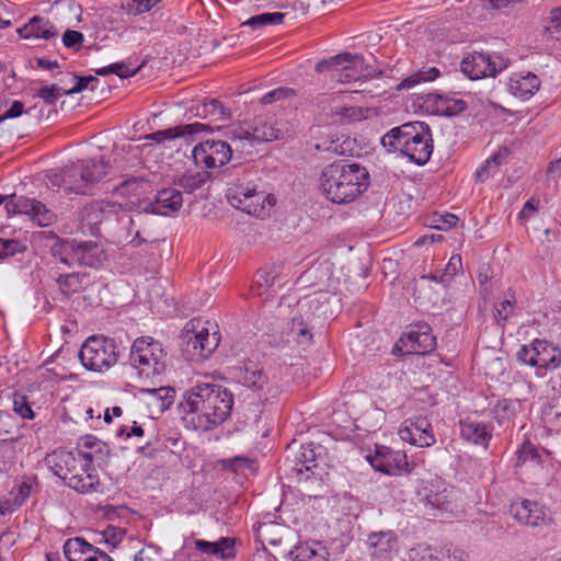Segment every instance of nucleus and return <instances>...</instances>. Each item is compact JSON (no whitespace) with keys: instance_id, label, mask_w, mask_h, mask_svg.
Segmentation results:
<instances>
[{"instance_id":"3c124183","label":"nucleus","mask_w":561,"mask_h":561,"mask_svg":"<svg viewBox=\"0 0 561 561\" xmlns=\"http://www.w3.org/2000/svg\"><path fill=\"white\" fill-rule=\"evenodd\" d=\"M515 304L516 300L514 296H512V298H506L495 306L494 317L496 318L499 324L504 327L508 318L514 314Z\"/></svg>"},{"instance_id":"6ab92c4d","label":"nucleus","mask_w":561,"mask_h":561,"mask_svg":"<svg viewBox=\"0 0 561 561\" xmlns=\"http://www.w3.org/2000/svg\"><path fill=\"white\" fill-rule=\"evenodd\" d=\"M182 204L181 192L173 187H165L157 192L153 201L141 203L138 213L169 216L178 211Z\"/></svg>"},{"instance_id":"69168bd1","label":"nucleus","mask_w":561,"mask_h":561,"mask_svg":"<svg viewBox=\"0 0 561 561\" xmlns=\"http://www.w3.org/2000/svg\"><path fill=\"white\" fill-rule=\"evenodd\" d=\"M75 79H76L75 87L71 88V89L65 90L64 91L65 95H70V94L79 93V92L83 91L84 89H87L90 82L96 81V78L93 77V76H87V77H78V76H76Z\"/></svg>"},{"instance_id":"6e6d98bb","label":"nucleus","mask_w":561,"mask_h":561,"mask_svg":"<svg viewBox=\"0 0 561 561\" xmlns=\"http://www.w3.org/2000/svg\"><path fill=\"white\" fill-rule=\"evenodd\" d=\"M137 72V69L130 70L125 66L124 62H115L107 67H103L101 69L95 70V73L99 76H106L108 73H115L119 78H129L133 77Z\"/></svg>"},{"instance_id":"f704fd0d","label":"nucleus","mask_w":561,"mask_h":561,"mask_svg":"<svg viewBox=\"0 0 561 561\" xmlns=\"http://www.w3.org/2000/svg\"><path fill=\"white\" fill-rule=\"evenodd\" d=\"M351 60H345L341 72L337 73L336 81L341 83H350L360 80L367 75L364 72V57L360 55H353Z\"/></svg>"},{"instance_id":"b1692460","label":"nucleus","mask_w":561,"mask_h":561,"mask_svg":"<svg viewBox=\"0 0 561 561\" xmlns=\"http://www.w3.org/2000/svg\"><path fill=\"white\" fill-rule=\"evenodd\" d=\"M213 127L209 124L192 123L158 130L146 135L145 138L161 144L167 140H174L176 138H193L197 134L209 133Z\"/></svg>"},{"instance_id":"f3484780","label":"nucleus","mask_w":561,"mask_h":561,"mask_svg":"<svg viewBox=\"0 0 561 561\" xmlns=\"http://www.w3.org/2000/svg\"><path fill=\"white\" fill-rule=\"evenodd\" d=\"M284 470L287 474L296 477L298 481H306L311 476H318V463L313 444L301 445L299 451L286 457Z\"/></svg>"},{"instance_id":"423d86ee","label":"nucleus","mask_w":561,"mask_h":561,"mask_svg":"<svg viewBox=\"0 0 561 561\" xmlns=\"http://www.w3.org/2000/svg\"><path fill=\"white\" fill-rule=\"evenodd\" d=\"M110 169V161L102 156L99 159L79 160L59 171H50L48 179L53 186L62 187L68 193L89 194L92 185L107 175Z\"/></svg>"},{"instance_id":"338daca9","label":"nucleus","mask_w":561,"mask_h":561,"mask_svg":"<svg viewBox=\"0 0 561 561\" xmlns=\"http://www.w3.org/2000/svg\"><path fill=\"white\" fill-rule=\"evenodd\" d=\"M457 222L458 217L454 214L439 215V218L436 220V228L439 230H446L455 227Z\"/></svg>"},{"instance_id":"9b49d317","label":"nucleus","mask_w":561,"mask_h":561,"mask_svg":"<svg viewBox=\"0 0 561 561\" xmlns=\"http://www.w3.org/2000/svg\"><path fill=\"white\" fill-rule=\"evenodd\" d=\"M182 352L190 360L205 359L218 347L220 337L218 332L211 334L201 320L187 322L183 329Z\"/></svg>"},{"instance_id":"f257e3e1","label":"nucleus","mask_w":561,"mask_h":561,"mask_svg":"<svg viewBox=\"0 0 561 561\" xmlns=\"http://www.w3.org/2000/svg\"><path fill=\"white\" fill-rule=\"evenodd\" d=\"M232 407V393L214 382H197L184 393L183 400L179 403L183 413L197 415L194 427L201 431H208L224 423L229 417Z\"/></svg>"},{"instance_id":"603ef678","label":"nucleus","mask_w":561,"mask_h":561,"mask_svg":"<svg viewBox=\"0 0 561 561\" xmlns=\"http://www.w3.org/2000/svg\"><path fill=\"white\" fill-rule=\"evenodd\" d=\"M13 411L23 419H34V411L26 398V396L14 393L13 396Z\"/></svg>"},{"instance_id":"f03ea898","label":"nucleus","mask_w":561,"mask_h":561,"mask_svg":"<svg viewBox=\"0 0 561 561\" xmlns=\"http://www.w3.org/2000/svg\"><path fill=\"white\" fill-rule=\"evenodd\" d=\"M252 171L241 163L225 169L221 172V180L228 186L226 197L232 207L265 218L270 215L275 198L263 191H257L252 183Z\"/></svg>"},{"instance_id":"ea45409f","label":"nucleus","mask_w":561,"mask_h":561,"mask_svg":"<svg viewBox=\"0 0 561 561\" xmlns=\"http://www.w3.org/2000/svg\"><path fill=\"white\" fill-rule=\"evenodd\" d=\"M440 76V70L436 67H423L408 78L403 79L398 85L397 90L411 89L421 82H430Z\"/></svg>"},{"instance_id":"0e129e2a","label":"nucleus","mask_w":561,"mask_h":561,"mask_svg":"<svg viewBox=\"0 0 561 561\" xmlns=\"http://www.w3.org/2000/svg\"><path fill=\"white\" fill-rule=\"evenodd\" d=\"M545 31L551 36L561 31V8L551 11L549 22L545 26Z\"/></svg>"},{"instance_id":"49530a36","label":"nucleus","mask_w":561,"mask_h":561,"mask_svg":"<svg viewBox=\"0 0 561 561\" xmlns=\"http://www.w3.org/2000/svg\"><path fill=\"white\" fill-rule=\"evenodd\" d=\"M78 456L80 457V467H83L84 471H83V469H77V471H75L76 473L73 476H76L77 479H81L82 480L81 483L87 485V484H89V482H85V481H88L85 477L99 478L98 474L94 473L95 470L92 466L95 455L93 453H85L83 450H78Z\"/></svg>"},{"instance_id":"864d4df0","label":"nucleus","mask_w":561,"mask_h":561,"mask_svg":"<svg viewBox=\"0 0 561 561\" xmlns=\"http://www.w3.org/2000/svg\"><path fill=\"white\" fill-rule=\"evenodd\" d=\"M66 89L60 88L57 84L45 85L38 89L36 96L42 99L45 104L53 105L56 103L58 98L64 94Z\"/></svg>"},{"instance_id":"7ed1b4c3","label":"nucleus","mask_w":561,"mask_h":561,"mask_svg":"<svg viewBox=\"0 0 561 561\" xmlns=\"http://www.w3.org/2000/svg\"><path fill=\"white\" fill-rule=\"evenodd\" d=\"M368 186L369 173L358 163L333 162L321 174L323 194L335 204L355 201Z\"/></svg>"},{"instance_id":"e433bc0d","label":"nucleus","mask_w":561,"mask_h":561,"mask_svg":"<svg viewBox=\"0 0 561 561\" xmlns=\"http://www.w3.org/2000/svg\"><path fill=\"white\" fill-rule=\"evenodd\" d=\"M77 240L64 239L57 241L51 247V254L54 257L58 259L62 264L67 266L76 265L77 259Z\"/></svg>"},{"instance_id":"2eb2a0df","label":"nucleus","mask_w":561,"mask_h":561,"mask_svg":"<svg viewBox=\"0 0 561 561\" xmlns=\"http://www.w3.org/2000/svg\"><path fill=\"white\" fill-rule=\"evenodd\" d=\"M236 151L231 145L222 140H206L194 147L192 156L197 165H205L208 169L225 165L232 158Z\"/></svg>"},{"instance_id":"4468645a","label":"nucleus","mask_w":561,"mask_h":561,"mask_svg":"<svg viewBox=\"0 0 561 561\" xmlns=\"http://www.w3.org/2000/svg\"><path fill=\"white\" fill-rule=\"evenodd\" d=\"M508 60L501 55H489L484 53H472L461 61V71L471 80L485 77H495L500 71L506 69Z\"/></svg>"},{"instance_id":"393cba45","label":"nucleus","mask_w":561,"mask_h":561,"mask_svg":"<svg viewBox=\"0 0 561 561\" xmlns=\"http://www.w3.org/2000/svg\"><path fill=\"white\" fill-rule=\"evenodd\" d=\"M106 253L101 244L94 241L77 242L76 265L100 268L106 261Z\"/></svg>"},{"instance_id":"5701e85b","label":"nucleus","mask_w":561,"mask_h":561,"mask_svg":"<svg viewBox=\"0 0 561 561\" xmlns=\"http://www.w3.org/2000/svg\"><path fill=\"white\" fill-rule=\"evenodd\" d=\"M366 546L373 558L387 560L398 551V538L391 530L374 531L367 536Z\"/></svg>"},{"instance_id":"79ce46f5","label":"nucleus","mask_w":561,"mask_h":561,"mask_svg":"<svg viewBox=\"0 0 561 561\" xmlns=\"http://www.w3.org/2000/svg\"><path fill=\"white\" fill-rule=\"evenodd\" d=\"M520 408L517 400L502 399L493 408V414L499 424H504L514 417Z\"/></svg>"},{"instance_id":"c9c22d12","label":"nucleus","mask_w":561,"mask_h":561,"mask_svg":"<svg viewBox=\"0 0 561 561\" xmlns=\"http://www.w3.org/2000/svg\"><path fill=\"white\" fill-rule=\"evenodd\" d=\"M550 456V451L545 448H538L530 442H525L517 450L516 466H524L527 462L534 466L543 463L545 458Z\"/></svg>"},{"instance_id":"bb28decb","label":"nucleus","mask_w":561,"mask_h":561,"mask_svg":"<svg viewBox=\"0 0 561 561\" xmlns=\"http://www.w3.org/2000/svg\"><path fill=\"white\" fill-rule=\"evenodd\" d=\"M507 85L514 96L528 100L539 90L540 80L531 72H520L511 76Z\"/></svg>"},{"instance_id":"dca6fc26","label":"nucleus","mask_w":561,"mask_h":561,"mask_svg":"<svg viewBox=\"0 0 561 561\" xmlns=\"http://www.w3.org/2000/svg\"><path fill=\"white\" fill-rule=\"evenodd\" d=\"M508 513L517 524L526 527L547 526L551 522L547 507L537 501L528 499L513 502L510 505Z\"/></svg>"},{"instance_id":"412c9836","label":"nucleus","mask_w":561,"mask_h":561,"mask_svg":"<svg viewBox=\"0 0 561 561\" xmlns=\"http://www.w3.org/2000/svg\"><path fill=\"white\" fill-rule=\"evenodd\" d=\"M421 100V107L432 115L455 116L467 108L463 100L451 98L448 94L427 93L422 95Z\"/></svg>"},{"instance_id":"5fc2aeb1","label":"nucleus","mask_w":561,"mask_h":561,"mask_svg":"<svg viewBox=\"0 0 561 561\" xmlns=\"http://www.w3.org/2000/svg\"><path fill=\"white\" fill-rule=\"evenodd\" d=\"M461 256L453 255L446 267L442 271L439 282L446 285L449 284L459 270H461Z\"/></svg>"},{"instance_id":"ddd939ff","label":"nucleus","mask_w":561,"mask_h":561,"mask_svg":"<svg viewBox=\"0 0 561 561\" xmlns=\"http://www.w3.org/2000/svg\"><path fill=\"white\" fill-rule=\"evenodd\" d=\"M517 359L526 365L540 369H557L561 365V350L546 340H535L522 345L516 354Z\"/></svg>"},{"instance_id":"680f3d73","label":"nucleus","mask_w":561,"mask_h":561,"mask_svg":"<svg viewBox=\"0 0 561 561\" xmlns=\"http://www.w3.org/2000/svg\"><path fill=\"white\" fill-rule=\"evenodd\" d=\"M128 10L134 14H141L150 11L160 0H130Z\"/></svg>"},{"instance_id":"aec40b11","label":"nucleus","mask_w":561,"mask_h":561,"mask_svg":"<svg viewBox=\"0 0 561 561\" xmlns=\"http://www.w3.org/2000/svg\"><path fill=\"white\" fill-rule=\"evenodd\" d=\"M241 381L247 388L256 393L260 401L276 398L280 392L279 387L268 379L265 371L254 365L244 367Z\"/></svg>"},{"instance_id":"a18cd8bd","label":"nucleus","mask_w":561,"mask_h":561,"mask_svg":"<svg viewBox=\"0 0 561 561\" xmlns=\"http://www.w3.org/2000/svg\"><path fill=\"white\" fill-rule=\"evenodd\" d=\"M289 335L300 345L308 346L312 343V333L307 323L301 319L294 318L289 330Z\"/></svg>"},{"instance_id":"052dcab7","label":"nucleus","mask_w":561,"mask_h":561,"mask_svg":"<svg viewBox=\"0 0 561 561\" xmlns=\"http://www.w3.org/2000/svg\"><path fill=\"white\" fill-rule=\"evenodd\" d=\"M4 257L13 256L18 253L26 251V245L16 239H2Z\"/></svg>"},{"instance_id":"4d7b16f0","label":"nucleus","mask_w":561,"mask_h":561,"mask_svg":"<svg viewBox=\"0 0 561 561\" xmlns=\"http://www.w3.org/2000/svg\"><path fill=\"white\" fill-rule=\"evenodd\" d=\"M295 94V91L289 88H277L273 91L265 93L262 99V104H272L276 101L288 99Z\"/></svg>"},{"instance_id":"a19ab883","label":"nucleus","mask_w":561,"mask_h":561,"mask_svg":"<svg viewBox=\"0 0 561 561\" xmlns=\"http://www.w3.org/2000/svg\"><path fill=\"white\" fill-rule=\"evenodd\" d=\"M351 53H342L336 56L330 57L329 59H322L316 65V71L319 73L328 72L331 75L332 79L336 81L337 73L341 72V68L345 60H351Z\"/></svg>"},{"instance_id":"13d9d810","label":"nucleus","mask_w":561,"mask_h":561,"mask_svg":"<svg viewBox=\"0 0 561 561\" xmlns=\"http://www.w3.org/2000/svg\"><path fill=\"white\" fill-rule=\"evenodd\" d=\"M84 41V36L79 31L67 30L62 36V43L67 48L79 49Z\"/></svg>"},{"instance_id":"58836bf2","label":"nucleus","mask_w":561,"mask_h":561,"mask_svg":"<svg viewBox=\"0 0 561 561\" xmlns=\"http://www.w3.org/2000/svg\"><path fill=\"white\" fill-rule=\"evenodd\" d=\"M142 392L151 397L150 404L154 405L161 412L168 410L175 398V390L172 387L144 389Z\"/></svg>"},{"instance_id":"a878e982","label":"nucleus","mask_w":561,"mask_h":561,"mask_svg":"<svg viewBox=\"0 0 561 561\" xmlns=\"http://www.w3.org/2000/svg\"><path fill=\"white\" fill-rule=\"evenodd\" d=\"M419 495H423L424 504L433 511V515H436V512L451 510L453 491L444 485L431 483V488L425 486L423 492H419Z\"/></svg>"},{"instance_id":"c85d7f7f","label":"nucleus","mask_w":561,"mask_h":561,"mask_svg":"<svg viewBox=\"0 0 561 561\" xmlns=\"http://www.w3.org/2000/svg\"><path fill=\"white\" fill-rule=\"evenodd\" d=\"M21 438L19 426L13 416L7 412L0 411V450L14 455V443Z\"/></svg>"},{"instance_id":"774afa93","label":"nucleus","mask_w":561,"mask_h":561,"mask_svg":"<svg viewBox=\"0 0 561 561\" xmlns=\"http://www.w3.org/2000/svg\"><path fill=\"white\" fill-rule=\"evenodd\" d=\"M139 184H140V181L137 178H131V179L124 181L118 187H116V191L122 196H125V195L136 192Z\"/></svg>"},{"instance_id":"bf43d9fd","label":"nucleus","mask_w":561,"mask_h":561,"mask_svg":"<svg viewBox=\"0 0 561 561\" xmlns=\"http://www.w3.org/2000/svg\"><path fill=\"white\" fill-rule=\"evenodd\" d=\"M31 490L32 481L31 479H27L13 488L11 491V496H14L18 500V504H23L30 496Z\"/></svg>"},{"instance_id":"4be33fe9","label":"nucleus","mask_w":561,"mask_h":561,"mask_svg":"<svg viewBox=\"0 0 561 561\" xmlns=\"http://www.w3.org/2000/svg\"><path fill=\"white\" fill-rule=\"evenodd\" d=\"M435 340L431 328L425 323L416 324L401 336L407 354H427L434 350Z\"/></svg>"},{"instance_id":"f8f14e48","label":"nucleus","mask_w":561,"mask_h":561,"mask_svg":"<svg viewBox=\"0 0 561 561\" xmlns=\"http://www.w3.org/2000/svg\"><path fill=\"white\" fill-rule=\"evenodd\" d=\"M2 203H4V208L9 215H27L39 227L51 226L57 220L55 211L34 198L15 194L7 196L0 194V205Z\"/></svg>"},{"instance_id":"72a5a7b5","label":"nucleus","mask_w":561,"mask_h":561,"mask_svg":"<svg viewBox=\"0 0 561 561\" xmlns=\"http://www.w3.org/2000/svg\"><path fill=\"white\" fill-rule=\"evenodd\" d=\"M95 547L82 537H73L66 540L64 545V554L68 561H84L90 553H93Z\"/></svg>"},{"instance_id":"c756f323","label":"nucleus","mask_w":561,"mask_h":561,"mask_svg":"<svg viewBox=\"0 0 561 561\" xmlns=\"http://www.w3.org/2000/svg\"><path fill=\"white\" fill-rule=\"evenodd\" d=\"M459 425L460 435L463 439L484 447L488 446L492 435L484 423L467 417L461 420Z\"/></svg>"},{"instance_id":"a211bd4d","label":"nucleus","mask_w":561,"mask_h":561,"mask_svg":"<svg viewBox=\"0 0 561 561\" xmlns=\"http://www.w3.org/2000/svg\"><path fill=\"white\" fill-rule=\"evenodd\" d=\"M367 460L375 470L389 476H400L403 472H409L407 455L387 446H376L375 454L369 455Z\"/></svg>"},{"instance_id":"20e7f679","label":"nucleus","mask_w":561,"mask_h":561,"mask_svg":"<svg viewBox=\"0 0 561 561\" xmlns=\"http://www.w3.org/2000/svg\"><path fill=\"white\" fill-rule=\"evenodd\" d=\"M388 151H399L417 165H424L433 153L430 126L424 122H410L390 129L380 139Z\"/></svg>"},{"instance_id":"8fccbe9b","label":"nucleus","mask_w":561,"mask_h":561,"mask_svg":"<svg viewBox=\"0 0 561 561\" xmlns=\"http://www.w3.org/2000/svg\"><path fill=\"white\" fill-rule=\"evenodd\" d=\"M501 164V154L494 153L480 168L477 169L474 175L478 182H484L493 176Z\"/></svg>"},{"instance_id":"39448f33","label":"nucleus","mask_w":561,"mask_h":561,"mask_svg":"<svg viewBox=\"0 0 561 561\" xmlns=\"http://www.w3.org/2000/svg\"><path fill=\"white\" fill-rule=\"evenodd\" d=\"M79 218L91 234H107L115 242H122L123 229L129 231L135 225V218L123 208V205L111 201L89 203L80 210Z\"/></svg>"},{"instance_id":"6e6552de","label":"nucleus","mask_w":561,"mask_h":561,"mask_svg":"<svg viewBox=\"0 0 561 561\" xmlns=\"http://www.w3.org/2000/svg\"><path fill=\"white\" fill-rule=\"evenodd\" d=\"M167 353L162 344L151 336L137 337L130 347L129 364L139 375L153 377L165 369Z\"/></svg>"},{"instance_id":"4c0bfd02","label":"nucleus","mask_w":561,"mask_h":561,"mask_svg":"<svg viewBox=\"0 0 561 561\" xmlns=\"http://www.w3.org/2000/svg\"><path fill=\"white\" fill-rule=\"evenodd\" d=\"M85 273H69V274H60L56 279L61 294L66 297L71 296L72 294L79 293L83 288V280L87 278Z\"/></svg>"},{"instance_id":"7c9ffc66","label":"nucleus","mask_w":561,"mask_h":561,"mask_svg":"<svg viewBox=\"0 0 561 561\" xmlns=\"http://www.w3.org/2000/svg\"><path fill=\"white\" fill-rule=\"evenodd\" d=\"M190 112L196 117L208 119L210 123L225 121L230 116V110L225 107L222 103L216 99L199 102L193 105Z\"/></svg>"},{"instance_id":"cd10ccee","label":"nucleus","mask_w":561,"mask_h":561,"mask_svg":"<svg viewBox=\"0 0 561 561\" xmlns=\"http://www.w3.org/2000/svg\"><path fill=\"white\" fill-rule=\"evenodd\" d=\"M194 545L203 554L214 556L217 559H232L236 556L234 540L229 537H221L215 542L197 539Z\"/></svg>"},{"instance_id":"473e14b6","label":"nucleus","mask_w":561,"mask_h":561,"mask_svg":"<svg viewBox=\"0 0 561 561\" xmlns=\"http://www.w3.org/2000/svg\"><path fill=\"white\" fill-rule=\"evenodd\" d=\"M293 561H328L327 549L318 542L298 543L289 551Z\"/></svg>"},{"instance_id":"09e8293b","label":"nucleus","mask_w":561,"mask_h":561,"mask_svg":"<svg viewBox=\"0 0 561 561\" xmlns=\"http://www.w3.org/2000/svg\"><path fill=\"white\" fill-rule=\"evenodd\" d=\"M222 469L236 473H244L245 470H253V460L245 456H236L220 461Z\"/></svg>"},{"instance_id":"37998d69","label":"nucleus","mask_w":561,"mask_h":561,"mask_svg":"<svg viewBox=\"0 0 561 561\" xmlns=\"http://www.w3.org/2000/svg\"><path fill=\"white\" fill-rule=\"evenodd\" d=\"M285 18L284 13L273 12V13H261L254 16H251L245 22L241 24V26H249L252 30H260L266 25H277L283 23Z\"/></svg>"},{"instance_id":"9d476101","label":"nucleus","mask_w":561,"mask_h":561,"mask_svg":"<svg viewBox=\"0 0 561 561\" xmlns=\"http://www.w3.org/2000/svg\"><path fill=\"white\" fill-rule=\"evenodd\" d=\"M45 461L54 474L62 479L69 488L77 492L85 494L96 492L99 490V478L85 477L89 484L84 485L83 483H80L82 482L81 479H77L76 476H73L77 469L84 470L83 467H80V457L78 456V453L75 454L72 451L65 450L54 451L53 454L47 455Z\"/></svg>"},{"instance_id":"2f4dec72","label":"nucleus","mask_w":561,"mask_h":561,"mask_svg":"<svg viewBox=\"0 0 561 561\" xmlns=\"http://www.w3.org/2000/svg\"><path fill=\"white\" fill-rule=\"evenodd\" d=\"M18 33L23 38H44L50 39L58 35L55 26L45 18L34 16L24 26L18 28Z\"/></svg>"},{"instance_id":"e2e57ef3","label":"nucleus","mask_w":561,"mask_h":561,"mask_svg":"<svg viewBox=\"0 0 561 561\" xmlns=\"http://www.w3.org/2000/svg\"><path fill=\"white\" fill-rule=\"evenodd\" d=\"M35 107L24 111V104L21 101H14L11 106L0 116L4 122L5 119L20 117L23 113L30 114Z\"/></svg>"},{"instance_id":"1a4fd4ad","label":"nucleus","mask_w":561,"mask_h":561,"mask_svg":"<svg viewBox=\"0 0 561 561\" xmlns=\"http://www.w3.org/2000/svg\"><path fill=\"white\" fill-rule=\"evenodd\" d=\"M78 356L85 369L102 373L117 363L119 352L115 340L92 335L84 341Z\"/></svg>"},{"instance_id":"c03bdc74","label":"nucleus","mask_w":561,"mask_h":561,"mask_svg":"<svg viewBox=\"0 0 561 561\" xmlns=\"http://www.w3.org/2000/svg\"><path fill=\"white\" fill-rule=\"evenodd\" d=\"M79 448V450H83L85 453H93L95 455L94 460H103V457L107 456L110 453L105 443L90 435L80 439Z\"/></svg>"},{"instance_id":"0eeeda50","label":"nucleus","mask_w":561,"mask_h":561,"mask_svg":"<svg viewBox=\"0 0 561 561\" xmlns=\"http://www.w3.org/2000/svg\"><path fill=\"white\" fill-rule=\"evenodd\" d=\"M282 136V130L275 127L272 117L257 116L252 121H243L229 130L234 149L240 154H250L255 144L272 141Z\"/></svg>"},{"instance_id":"de8ad7c7","label":"nucleus","mask_w":561,"mask_h":561,"mask_svg":"<svg viewBox=\"0 0 561 561\" xmlns=\"http://www.w3.org/2000/svg\"><path fill=\"white\" fill-rule=\"evenodd\" d=\"M208 176V172L184 174L179 180V186L187 193H193L205 184Z\"/></svg>"}]
</instances>
